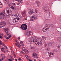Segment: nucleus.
<instances>
[{
  "label": "nucleus",
  "mask_w": 61,
  "mask_h": 61,
  "mask_svg": "<svg viewBox=\"0 0 61 61\" xmlns=\"http://www.w3.org/2000/svg\"><path fill=\"white\" fill-rule=\"evenodd\" d=\"M10 58L11 59V60H13V56H10Z\"/></svg>",
  "instance_id": "nucleus-32"
},
{
  "label": "nucleus",
  "mask_w": 61,
  "mask_h": 61,
  "mask_svg": "<svg viewBox=\"0 0 61 61\" xmlns=\"http://www.w3.org/2000/svg\"><path fill=\"white\" fill-rule=\"evenodd\" d=\"M22 53V54H24V52L23 51H21Z\"/></svg>",
  "instance_id": "nucleus-55"
},
{
  "label": "nucleus",
  "mask_w": 61,
  "mask_h": 61,
  "mask_svg": "<svg viewBox=\"0 0 61 61\" xmlns=\"http://www.w3.org/2000/svg\"><path fill=\"white\" fill-rule=\"evenodd\" d=\"M29 42L30 44H33V42H35V40L33 39H31L30 40Z\"/></svg>",
  "instance_id": "nucleus-18"
},
{
  "label": "nucleus",
  "mask_w": 61,
  "mask_h": 61,
  "mask_svg": "<svg viewBox=\"0 0 61 61\" xmlns=\"http://www.w3.org/2000/svg\"><path fill=\"white\" fill-rule=\"evenodd\" d=\"M2 60H2V59H0V61H2Z\"/></svg>",
  "instance_id": "nucleus-57"
},
{
  "label": "nucleus",
  "mask_w": 61,
  "mask_h": 61,
  "mask_svg": "<svg viewBox=\"0 0 61 61\" xmlns=\"http://www.w3.org/2000/svg\"><path fill=\"white\" fill-rule=\"evenodd\" d=\"M28 13L30 15H32L34 13V9H31L28 10Z\"/></svg>",
  "instance_id": "nucleus-9"
},
{
  "label": "nucleus",
  "mask_w": 61,
  "mask_h": 61,
  "mask_svg": "<svg viewBox=\"0 0 61 61\" xmlns=\"http://www.w3.org/2000/svg\"><path fill=\"white\" fill-rule=\"evenodd\" d=\"M49 14H50V15H51V12H50L49 13Z\"/></svg>",
  "instance_id": "nucleus-53"
},
{
  "label": "nucleus",
  "mask_w": 61,
  "mask_h": 61,
  "mask_svg": "<svg viewBox=\"0 0 61 61\" xmlns=\"http://www.w3.org/2000/svg\"><path fill=\"white\" fill-rule=\"evenodd\" d=\"M20 45L21 46H24V44L21 43L20 44Z\"/></svg>",
  "instance_id": "nucleus-31"
},
{
  "label": "nucleus",
  "mask_w": 61,
  "mask_h": 61,
  "mask_svg": "<svg viewBox=\"0 0 61 61\" xmlns=\"http://www.w3.org/2000/svg\"><path fill=\"white\" fill-rule=\"evenodd\" d=\"M6 10L7 14L9 15H11L12 14V12L10 9H9V8H7L6 9Z\"/></svg>",
  "instance_id": "nucleus-4"
},
{
  "label": "nucleus",
  "mask_w": 61,
  "mask_h": 61,
  "mask_svg": "<svg viewBox=\"0 0 61 61\" xmlns=\"http://www.w3.org/2000/svg\"><path fill=\"white\" fill-rule=\"evenodd\" d=\"M18 40L20 39V37H19L18 38Z\"/></svg>",
  "instance_id": "nucleus-60"
},
{
  "label": "nucleus",
  "mask_w": 61,
  "mask_h": 61,
  "mask_svg": "<svg viewBox=\"0 0 61 61\" xmlns=\"http://www.w3.org/2000/svg\"><path fill=\"white\" fill-rule=\"evenodd\" d=\"M15 60L16 61H17V59H15Z\"/></svg>",
  "instance_id": "nucleus-61"
},
{
  "label": "nucleus",
  "mask_w": 61,
  "mask_h": 61,
  "mask_svg": "<svg viewBox=\"0 0 61 61\" xmlns=\"http://www.w3.org/2000/svg\"><path fill=\"white\" fill-rule=\"evenodd\" d=\"M26 58H28V56H26Z\"/></svg>",
  "instance_id": "nucleus-51"
},
{
  "label": "nucleus",
  "mask_w": 61,
  "mask_h": 61,
  "mask_svg": "<svg viewBox=\"0 0 61 61\" xmlns=\"http://www.w3.org/2000/svg\"><path fill=\"white\" fill-rule=\"evenodd\" d=\"M13 5H15V3H13Z\"/></svg>",
  "instance_id": "nucleus-62"
},
{
  "label": "nucleus",
  "mask_w": 61,
  "mask_h": 61,
  "mask_svg": "<svg viewBox=\"0 0 61 61\" xmlns=\"http://www.w3.org/2000/svg\"><path fill=\"white\" fill-rule=\"evenodd\" d=\"M21 1H18V2L17 4L18 5H19L20 4V3H21Z\"/></svg>",
  "instance_id": "nucleus-25"
},
{
  "label": "nucleus",
  "mask_w": 61,
  "mask_h": 61,
  "mask_svg": "<svg viewBox=\"0 0 61 61\" xmlns=\"http://www.w3.org/2000/svg\"><path fill=\"white\" fill-rule=\"evenodd\" d=\"M20 44H19L17 46L18 47H19V48H20Z\"/></svg>",
  "instance_id": "nucleus-39"
},
{
  "label": "nucleus",
  "mask_w": 61,
  "mask_h": 61,
  "mask_svg": "<svg viewBox=\"0 0 61 61\" xmlns=\"http://www.w3.org/2000/svg\"><path fill=\"white\" fill-rule=\"evenodd\" d=\"M2 41L0 40V45H2Z\"/></svg>",
  "instance_id": "nucleus-36"
},
{
  "label": "nucleus",
  "mask_w": 61,
  "mask_h": 61,
  "mask_svg": "<svg viewBox=\"0 0 61 61\" xmlns=\"http://www.w3.org/2000/svg\"><path fill=\"white\" fill-rule=\"evenodd\" d=\"M11 36H12L11 35L9 36L8 37L9 38H11Z\"/></svg>",
  "instance_id": "nucleus-43"
},
{
  "label": "nucleus",
  "mask_w": 61,
  "mask_h": 61,
  "mask_svg": "<svg viewBox=\"0 0 61 61\" xmlns=\"http://www.w3.org/2000/svg\"><path fill=\"white\" fill-rule=\"evenodd\" d=\"M37 18V16L36 15H33L32 16V17L30 18V21H34L35 20H36Z\"/></svg>",
  "instance_id": "nucleus-5"
},
{
  "label": "nucleus",
  "mask_w": 61,
  "mask_h": 61,
  "mask_svg": "<svg viewBox=\"0 0 61 61\" xmlns=\"http://www.w3.org/2000/svg\"><path fill=\"white\" fill-rule=\"evenodd\" d=\"M50 28V25H49L46 24L45 25V27L42 29V31L43 32H46V30L49 29Z\"/></svg>",
  "instance_id": "nucleus-1"
},
{
  "label": "nucleus",
  "mask_w": 61,
  "mask_h": 61,
  "mask_svg": "<svg viewBox=\"0 0 61 61\" xmlns=\"http://www.w3.org/2000/svg\"><path fill=\"white\" fill-rule=\"evenodd\" d=\"M21 27L22 29L23 30H26L27 29V26L25 24H22V25H21Z\"/></svg>",
  "instance_id": "nucleus-3"
},
{
  "label": "nucleus",
  "mask_w": 61,
  "mask_h": 61,
  "mask_svg": "<svg viewBox=\"0 0 61 61\" xmlns=\"http://www.w3.org/2000/svg\"><path fill=\"white\" fill-rule=\"evenodd\" d=\"M22 49L24 51V52L25 51L26 49H25V47H23L22 48Z\"/></svg>",
  "instance_id": "nucleus-30"
},
{
  "label": "nucleus",
  "mask_w": 61,
  "mask_h": 61,
  "mask_svg": "<svg viewBox=\"0 0 61 61\" xmlns=\"http://www.w3.org/2000/svg\"><path fill=\"white\" fill-rule=\"evenodd\" d=\"M38 42L37 43H35V44L36 45H39L40 46V45H42V42H39V41H37Z\"/></svg>",
  "instance_id": "nucleus-17"
},
{
  "label": "nucleus",
  "mask_w": 61,
  "mask_h": 61,
  "mask_svg": "<svg viewBox=\"0 0 61 61\" xmlns=\"http://www.w3.org/2000/svg\"><path fill=\"white\" fill-rule=\"evenodd\" d=\"M29 61H34V60H33L32 61V60H31L30 59L29 60Z\"/></svg>",
  "instance_id": "nucleus-45"
},
{
  "label": "nucleus",
  "mask_w": 61,
  "mask_h": 61,
  "mask_svg": "<svg viewBox=\"0 0 61 61\" xmlns=\"http://www.w3.org/2000/svg\"><path fill=\"white\" fill-rule=\"evenodd\" d=\"M34 57L35 58H37L38 57V55L37 54V55Z\"/></svg>",
  "instance_id": "nucleus-26"
},
{
  "label": "nucleus",
  "mask_w": 61,
  "mask_h": 61,
  "mask_svg": "<svg viewBox=\"0 0 61 61\" xmlns=\"http://www.w3.org/2000/svg\"><path fill=\"white\" fill-rule=\"evenodd\" d=\"M18 60L19 61H21V58H20L19 57V58Z\"/></svg>",
  "instance_id": "nucleus-38"
},
{
  "label": "nucleus",
  "mask_w": 61,
  "mask_h": 61,
  "mask_svg": "<svg viewBox=\"0 0 61 61\" xmlns=\"http://www.w3.org/2000/svg\"><path fill=\"white\" fill-rule=\"evenodd\" d=\"M15 42H17V41L16 40H15Z\"/></svg>",
  "instance_id": "nucleus-59"
},
{
  "label": "nucleus",
  "mask_w": 61,
  "mask_h": 61,
  "mask_svg": "<svg viewBox=\"0 0 61 61\" xmlns=\"http://www.w3.org/2000/svg\"><path fill=\"white\" fill-rule=\"evenodd\" d=\"M9 61H11V59H9Z\"/></svg>",
  "instance_id": "nucleus-58"
},
{
  "label": "nucleus",
  "mask_w": 61,
  "mask_h": 61,
  "mask_svg": "<svg viewBox=\"0 0 61 61\" xmlns=\"http://www.w3.org/2000/svg\"><path fill=\"white\" fill-rule=\"evenodd\" d=\"M1 57H2V60H5V54H1Z\"/></svg>",
  "instance_id": "nucleus-15"
},
{
  "label": "nucleus",
  "mask_w": 61,
  "mask_h": 61,
  "mask_svg": "<svg viewBox=\"0 0 61 61\" xmlns=\"http://www.w3.org/2000/svg\"><path fill=\"white\" fill-rule=\"evenodd\" d=\"M22 15L23 16L26 17V14L25 13V11H24V12H22Z\"/></svg>",
  "instance_id": "nucleus-11"
},
{
  "label": "nucleus",
  "mask_w": 61,
  "mask_h": 61,
  "mask_svg": "<svg viewBox=\"0 0 61 61\" xmlns=\"http://www.w3.org/2000/svg\"><path fill=\"white\" fill-rule=\"evenodd\" d=\"M15 13L16 15L17 16H16V17L17 20H19V19L20 20V19H21V18H22L21 16H19V13L18 12H16Z\"/></svg>",
  "instance_id": "nucleus-6"
},
{
  "label": "nucleus",
  "mask_w": 61,
  "mask_h": 61,
  "mask_svg": "<svg viewBox=\"0 0 61 61\" xmlns=\"http://www.w3.org/2000/svg\"><path fill=\"white\" fill-rule=\"evenodd\" d=\"M58 41H60V40H61V39H60V38H59L58 39Z\"/></svg>",
  "instance_id": "nucleus-40"
},
{
  "label": "nucleus",
  "mask_w": 61,
  "mask_h": 61,
  "mask_svg": "<svg viewBox=\"0 0 61 61\" xmlns=\"http://www.w3.org/2000/svg\"><path fill=\"white\" fill-rule=\"evenodd\" d=\"M20 43H23V41H20Z\"/></svg>",
  "instance_id": "nucleus-64"
},
{
  "label": "nucleus",
  "mask_w": 61,
  "mask_h": 61,
  "mask_svg": "<svg viewBox=\"0 0 61 61\" xmlns=\"http://www.w3.org/2000/svg\"><path fill=\"white\" fill-rule=\"evenodd\" d=\"M39 41L38 42H41L42 41V39H39L38 40V41Z\"/></svg>",
  "instance_id": "nucleus-27"
},
{
  "label": "nucleus",
  "mask_w": 61,
  "mask_h": 61,
  "mask_svg": "<svg viewBox=\"0 0 61 61\" xmlns=\"http://www.w3.org/2000/svg\"><path fill=\"white\" fill-rule=\"evenodd\" d=\"M5 10H3L2 12L0 13V19H5Z\"/></svg>",
  "instance_id": "nucleus-2"
},
{
  "label": "nucleus",
  "mask_w": 61,
  "mask_h": 61,
  "mask_svg": "<svg viewBox=\"0 0 61 61\" xmlns=\"http://www.w3.org/2000/svg\"><path fill=\"white\" fill-rule=\"evenodd\" d=\"M31 33H32V31H29L25 32V34L26 36H29L31 35Z\"/></svg>",
  "instance_id": "nucleus-8"
},
{
  "label": "nucleus",
  "mask_w": 61,
  "mask_h": 61,
  "mask_svg": "<svg viewBox=\"0 0 61 61\" xmlns=\"http://www.w3.org/2000/svg\"><path fill=\"white\" fill-rule=\"evenodd\" d=\"M6 25V22L5 21H3L1 23H0V26L1 27H3L5 26Z\"/></svg>",
  "instance_id": "nucleus-7"
},
{
  "label": "nucleus",
  "mask_w": 61,
  "mask_h": 61,
  "mask_svg": "<svg viewBox=\"0 0 61 61\" xmlns=\"http://www.w3.org/2000/svg\"><path fill=\"white\" fill-rule=\"evenodd\" d=\"M57 47H58V48H59L60 47V46H57Z\"/></svg>",
  "instance_id": "nucleus-54"
},
{
  "label": "nucleus",
  "mask_w": 61,
  "mask_h": 61,
  "mask_svg": "<svg viewBox=\"0 0 61 61\" xmlns=\"http://www.w3.org/2000/svg\"><path fill=\"white\" fill-rule=\"evenodd\" d=\"M42 38L45 39V40H46V37L45 36H43Z\"/></svg>",
  "instance_id": "nucleus-29"
},
{
  "label": "nucleus",
  "mask_w": 61,
  "mask_h": 61,
  "mask_svg": "<svg viewBox=\"0 0 61 61\" xmlns=\"http://www.w3.org/2000/svg\"><path fill=\"white\" fill-rule=\"evenodd\" d=\"M12 21L14 23H15V22H17V21L15 19H14L12 20Z\"/></svg>",
  "instance_id": "nucleus-24"
},
{
  "label": "nucleus",
  "mask_w": 61,
  "mask_h": 61,
  "mask_svg": "<svg viewBox=\"0 0 61 61\" xmlns=\"http://www.w3.org/2000/svg\"><path fill=\"white\" fill-rule=\"evenodd\" d=\"M6 35H5V36H4V37H5V38H6Z\"/></svg>",
  "instance_id": "nucleus-56"
},
{
  "label": "nucleus",
  "mask_w": 61,
  "mask_h": 61,
  "mask_svg": "<svg viewBox=\"0 0 61 61\" xmlns=\"http://www.w3.org/2000/svg\"><path fill=\"white\" fill-rule=\"evenodd\" d=\"M40 2L39 1H37V6L38 7H39L40 6Z\"/></svg>",
  "instance_id": "nucleus-22"
},
{
  "label": "nucleus",
  "mask_w": 61,
  "mask_h": 61,
  "mask_svg": "<svg viewBox=\"0 0 61 61\" xmlns=\"http://www.w3.org/2000/svg\"><path fill=\"white\" fill-rule=\"evenodd\" d=\"M13 55L14 56H15V54H13Z\"/></svg>",
  "instance_id": "nucleus-63"
},
{
  "label": "nucleus",
  "mask_w": 61,
  "mask_h": 61,
  "mask_svg": "<svg viewBox=\"0 0 61 61\" xmlns=\"http://www.w3.org/2000/svg\"><path fill=\"white\" fill-rule=\"evenodd\" d=\"M5 31V32H6V34H7V36H10V34H8V29L7 28H5L4 29Z\"/></svg>",
  "instance_id": "nucleus-10"
},
{
  "label": "nucleus",
  "mask_w": 61,
  "mask_h": 61,
  "mask_svg": "<svg viewBox=\"0 0 61 61\" xmlns=\"http://www.w3.org/2000/svg\"><path fill=\"white\" fill-rule=\"evenodd\" d=\"M35 11L36 13L37 12V10H36V9L35 10Z\"/></svg>",
  "instance_id": "nucleus-47"
},
{
  "label": "nucleus",
  "mask_w": 61,
  "mask_h": 61,
  "mask_svg": "<svg viewBox=\"0 0 61 61\" xmlns=\"http://www.w3.org/2000/svg\"><path fill=\"white\" fill-rule=\"evenodd\" d=\"M6 39H7V40H8L9 39V38H8V37H7L6 38Z\"/></svg>",
  "instance_id": "nucleus-52"
},
{
  "label": "nucleus",
  "mask_w": 61,
  "mask_h": 61,
  "mask_svg": "<svg viewBox=\"0 0 61 61\" xmlns=\"http://www.w3.org/2000/svg\"><path fill=\"white\" fill-rule=\"evenodd\" d=\"M30 48L31 49H33V46H30Z\"/></svg>",
  "instance_id": "nucleus-35"
},
{
  "label": "nucleus",
  "mask_w": 61,
  "mask_h": 61,
  "mask_svg": "<svg viewBox=\"0 0 61 61\" xmlns=\"http://www.w3.org/2000/svg\"><path fill=\"white\" fill-rule=\"evenodd\" d=\"M3 8V4L0 2V8Z\"/></svg>",
  "instance_id": "nucleus-19"
},
{
  "label": "nucleus",
  "mask_w": 61,
  "mask_h": 61,
  "mask_svg": "<svg viewBox=\"0 0 61 61\" xmlns=\"http://www.w3.org/2000/svg\"><path fill=\"white\" fill-rule=\"evenodd\" d=\"M19 42H16L15 44L16 46H17V45H19Z\"/></svg>",
  "instance_id": "nucleus-28"
},
{
  "label": "nucleus",
  "mask_w": 61,
  "mask_h": 61,
  "mask_svg": "<svg viewBox=\"0 0 61 61\" xmlns=\"http://www.w3.org/2000/svg\"><path fill=\"white\" fill-rule=\"evenodd\" d=\"M37 54H36V53H33L32 55V56H33V57H35V56H36Z\"/></svg>",
  "instance_id": "nucleus-23"
},
{
  "label": "nucleus",
  "mask_w": 61,
  "mask_h": 61,
  "mask_svg": "<svg viewBox=\"0 0 61 61\" xmlns=\"http://www.w3.org/2000/svg\"><path fill=\"white\" fill-rule=\"evenodd\" d=\"M16 7H15V8L14 9V10H16Z\"/></svg>",
  "instance_id": "nucleus-50"
},
{
  "label": "nucleus",
  "mask_w": 61,
  "mask_h": 61,
  "mask_svg": "<svg viewBox=\"0 0 61 61\" xmlns=\"http://www.w3.org/2000/svg\"><path fill=\"white\" fill-rule=\"evenodd\" d=\"M16 15L15 14V15L13 14H12V17H13V18H16Z\"/></svg>",
  "instance_id": "nucleus-20"
},
{
  "label": "nucleus",
  "mask_w": 61,
  "mask_h": 61,
  "mask_svg": "<svg viewBox=\"0 0 61 61\" xmlns=\"http://www.w3.org/2000/svg\"><path fill=\"white\" fill-rule=\"evenodd\" d=\"M48 54L49 55L50 57H52L54 56V53H52V52H49Z\"/></svg>",
  "instance_id": "nucleus-12"
},
{
  "label": "nucleus",
  "mask_w": 61,
  "mask_h": 61,
  "mask_svg": "<svg viewBox=\"0 0 61 61\" xmlns=\"http://www.w3.org/2000/svg\"><path fill=\"white\" fill-rule=\"evenodd\" d=\"M26 52L27 53H29V52H28V50H26Z\"/></svg>",
  "instance_id": "nucleus-44"
},
{
  "label": "nucleus",
  "mask_w": 61,
  "mask_h": 61,
  "mask_svg": "<svg viewBox=\"0 0 61 61\" xmlns=\"http://www.w3.org/2000/svg\"><path fill=\"white\" fill-rule=\"evenodd\" d=\"M0 38H1V39H2L3 38V37L2 36H0Z\"/></svg>",
  "instance_id": "nucleus-48"
},
{
  "label": "nucleus",
  "mask_w": 61,
  "mask_h": 61,
  "mask_svg": "<svg viewBox=\"0 0 61 61\" xmlns=\"http://www.w3.org/2000/svg\"><path fill=\"white\" fill-rule=\"evenodd\" d=\"M3 35H4V34L3 33L0 34V36H3Z\"/></svg>",
  "instance_id": "nucleus-42"
},
{
  "label": "nucleus",
  "mask_w": 61,
  "mask_h": 61,
  "mask_svg": "<svg viewBox=\"0 0 61 61\" xmlns=\"http://www.w3.org/2000/svg\"><path fill=\"white\" fill-rule=\"evenodd\" d=\"M34 37L32 36L31 37V39H33V40H34Z\"/></svg>",
  "instance_id": "nucleus-37"
},
{
  "label": "nucleus",
  "mask_w": 61,
  "mask_h": 61,
  "mask_svg": "<svg viewBox=\"0 0 61 61\" xmlns=\"http://www.w3.org/2000/svg\"><path fill=\"white\" fill-rule=\"evenodd\" d=\"M45 46H47V44H45Z\"/></svg>",
  "instance_id": "nucleus-49"
},
{
  "label": "nucleus",
  "mask_w": 61,
  "mask_h": 61,
  "mask_svg": "<svg viewBox=\"0 0 61 61\" xmlns=\"http://www.w3.org/2000/svg\"><path fill=\"white\" fill-rule=\"evenodd\" d=\"M3 47H4V48H6V49H7V47L6 46H5V45L3 46Z\"/></svg>",
  "instance_id": "nucleus-34"
},
{
  "label": "nucleus",
  "mask_w": 61,
  "mask_h": 61,
  "mask_svg": "<svg viewBox=\"0 0 61 61\" xmlns=\"http://www.w3.org/2000/svg\"><path fill=\"white\" fill-rule=\"evenodd\" d=\"M11 8L12 9H14V7L13 6H12L11 7Z\"/></svg>",
  "instance_id": "nucleus-46"
},
{
  "label": "nucleus",
  "mask_w": 61,
  "mask_h": 61,
  "mask_svg": "<svg viewBox=\"0 0 61 61\" xmlns=\"http://www.w3.org/2000/svg\"><path fill=\"white\" fill-rule=\"evenodd\" d=\"M37 37H36L35 36L34 37V39H33V40H34L35 42L36 43L38 41V39H37Z\"/></svg>",
  "instance_id": "nucleus-16"
},
{
  "label": "nucleus",
  "mask_w": 61,
  "mask_h": 61,
  "mask_svg": "<svg viewBox=\"0 0 61 61\" xmlns=\"http://www.w3.org/2000/svg\"><path fill=\"white\" fill-rule=\"evenodd\" d=\"M48 47L49 48H50L52 47V44L51 42H49L48 44Z\"/></svg>",
  "instance_id": "nucleus-14"
},
{
  "label": "nucleus",
  "mask_w": 61,
  "mask_h": 61,
  "mask_svg": "<svg viewBox=\"0 0 61 61\" xmlns=\"http://www.w3.org/2000/svg\"><path fill=\"white\" fill-rule=\"evenodd\" d=\"M4 1L6 4H8L9 3V0H4Z\"/></svg>",
  "instance_id": "nucleus-21"
},
{
  "label": "nucleus",
  "mask_w": 61,
  "mask_h": 61,
  "mask_svg": "<svg viewBox=\"0 0 61 61\" xmlns=\"http://www.w3.org/2000/svg\"><path fill=\"white\" fill-rule=\"evenodd\" d=\"M44 9V11L45 12H46L47 11L49 12L50 10L48 9V8H46V7H43Z\"/></svg>",
  "instance_id": "nucleus-13"
},
{
  "label": "nucleus",
  "mask_w": 61,
  "mask_h": 61,
  "mask_svg": "<svg viewBox=\"0 0 61 61\" xmlns=\"http://www.w3.org/2000/svg\"><path fill=\"white\" fill-rule=\"evenodd\" d=\"M2 47H3V46H5V44H4V43H2Z\"/></svg>",
  "instance_id": "nucleus-41"
},
{
  "label": "nucleus",
  "mask_w": 61,
  "mask_h": 61,
  "mask_svg": "<svg viewBox=\"0 0 61 61\" xmlns=\"http://www.w3.org/2000/svg\"><path fill=\"white\" fill-rule=\"evenodd\" d=\"M10 15H7L6 16V17H7V18H9V17H10Z\"/></svg>",
  "instance_id": "nucleus-33"
}]
</instances>
